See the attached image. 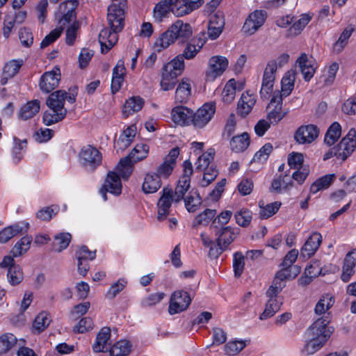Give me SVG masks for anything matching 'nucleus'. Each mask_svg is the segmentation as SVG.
<instances>
[{
    "mask_svg": "<svg viewBox=\"0 0 356 356\" xmlns=\"http://www.w3.org/2000/svg\"><path fill=\"white\" fill-rule=\"evenodd\" d=\"M277 69L276 61L271 60L268 63L264 70L261 86L273 87Z\"/></svg>",
    "mask_w": 356,
    "mask_h": 356,
    "instance_id": "40",
    "label": "nucleus"
},
{
    "mask_svg": "<svg viewBox=\"0 0 356 356\" xmlns=\"http://www.w3.org/2000/svg\"><path fill=\"white\" fill-rule=\"evenodd\" d=\"M214 154V149H209L207 152L200 156L195 163L196 169L200 171L209 169L208 167L210 163L213 161Z\"/></svg>",
    "mask_w": 356,
    "mask_h": 356,
    "instance_id": "59",
    "label": "nucleus"
},
{
    "mask_svg": "<svg viewBox=\"0 0 356 356\" xmlns=\"http://www.w3.org/2000/svg\"><path fill=\"white\" fill-rule=\"evenodd\" d=\"M72 236L68 232H60L54 236L53 246L58 252L65 250L70 245Z\"/></svg>",
    "mask_w": 356,
    "mask_h": 356,
    "instance_id": "50",
    "label": "nucleus"
},
{
    "mask_svg": "<svg viewBox=\"0 0 356 356\" xmlns=\"http://www.w3.org/2000/svg\"><path fill=\"white\" fill-rule=\"evenodd\" d=\"M111 330L108 327H104L100 330L96 337L95 341L92 346V349L95 353L105 352L108 346L110 344Z\"/></svg>",
    "mask_w": 356,
    "mask_h": 356,
    "instance_id": "26",
    "label": "nucleus"
},
{
    "mask_svg": "<svg viewBox=\"0 0 356 356\" xmlns=\"http://www.w3.org/2000/svg\"><path fill=\"white\" fill-rule=\"evenodd\" d=\"M236 223L241 227H247L252 220V212L247 209H242L234 215Z\"/></svg>",
    "mask_w": 356,
    "mask_h": 356,
    "instance_id": "64",
    "label": "nucleus"
},
{
    "mask_svg": "<svg viewBox=\"0 0 356 356\" xmlns=\"http://www.w3.org/2000/svg\"><path fill=\"white\" fill-rule=\"evenodd\" d=\"M161 187V180L155 173H147L142 185L143 191L146 193H156Z\"/></svg>",
    "mask_w": 356,
    "mask_h": 356,
    "instance_id": "32",
    "label": "nucleus"
},
{
    "mask_svg": "<svg viewBox=\"0 0 356 356\" xmlns=\"http://www.w3.org/2000/svg\"><path fill=\"white\" fill-rule=\"evenodd\" d=\"M225 26V19L222 13H216L211 16L208 24V36L216 40L221 34Z\"/></svg>",
    "mask_w": 356,
    "mask_h": 356,
    "instance_id": "23",
    "label": "nucleus"
},
{
    "mask_svg": "<svg viewBox=\"0 0 356 356\" xmlns=\"http://www.w3.org/2000/svg\"><path fill=\"white\" fill-rule=\"evenodd\" d=\"M216 214V210L207 209L195 218L193 226L207 225Z\"/></svg>",
    "mask_w": 356,
    "mask_h": 356,
    "instance_id": "57",
    "label": "nucleus"
},
{
    "mask_svg": "<svg viewBox=\"0 0 356 356\" xmlns=\"http://www.w3.org/2000/svg\"><path fill=\"white\" fill-rule=\"evenodd\" d=\"M311 19L312 16L309 14L301 15L300 18L294 22L293 25L288 30V35L296 36L299 35Z\"/></svg>",
    "mask_w": 356,
    "mask_h": 356,
    "instance_id": "45",
    "label": "nucleus"
},
{
    "mask_svg": "<svg viewBox=\"0 0 356 356\" xmlns=\"http://www.w3.org/2000/svg\"><path fill=\"white\" fill-rule=\"evenodd\" d=\"M204 33H201L188 43L184 48L183 53L180 55L185 59L190 60L193 58L200 51L206 42Z\"/></svg>",
    "mask_w": 356,
    "mask_h": 356,
    "instance_id": "21",
    "label": "nucleus"
},
{
    "mask_svg": "<svg viewBox=\"0 0 356 356\" xmlns=\"http://www.w3.org/2000/svg\"><path fill=\"white\" fill-rule=\"evenodd\" d=\"M43 115V122L47 126H50L63 120L67 114V108L60 110L52 107H48Z\"/></svg>",
    "mask_w": 356,
    "mask_h": 356,
    "instance_id": "31",
    "label": "nucleus"
},
{
    "mask_svg": "<svg viewBox=\"0 0 356 356\" xmlns=\"http://www.w3.org/2000/svg\"><path fill=\"white\" fill-rule=\"evenodd\" d=\"M183 175L178 181L173 196L174 201L176 202L185 198L184 195L191 186V177L193 172L192 163L188 160L183 163Z\"/></svg>",
    "mask_w": 356,
    "mask_h": 356,
    "instance_id": "5",
    "label": "nucleus"
},
{
    "mask_svg": "<svg viewBox=\"0 0 356 356\" xmlns=\"http://www.w3.org/2000/svg\"><path fill=\"white\" fill-rule=\"evenodd\" d=\"M125 74L126 69L124 66V62L120 60L113 70L111 80V90L113 93L117 92L121 88Z\"/></svg>",
    "mask_w": 356,
    "mask_h": 356,
    "instance_id": "28",
    "label": "nucleus"
},
{
    "mask_svg": "<svg viewBox=\"0 0 356 356\" xmlns=\"http://www.w3.org/2000/svg\"><path fill=\"white\" fill-rule=\"evenodd\" d=\"M259 218L261 219H267L277 212L281 206V202H274L270 204H267L266 205H264V202H259Z\"/></svg>",
    "mask_w": 356,
    "mask_h": 356,
    "instance_id": "48",
    "label": "nucleus"
},
{
    "mask_svg": "<svg viewBox=\"0 0 356 356\" xmlns=\"http://www.w3.org/2000/svg\"><path fill=\"white\" fill-rule=\"evenodd\" d=\"M32 237L31 236H25L22 237L13 248L10 253L13 257H19L24 253L26 252L30 248L32 242Z\"/></svg>",
    "mask_w": 356,
    "mask_h": 356,
    "instance_id": "52",
    "label": "nucleus"
},
{
    "mask_svg": "<svg viewBox=\"0 0 356 356\" xmlns=\"http://www.w3.org/2000/svg\"><path fill=\"white\" fill-rule=\"evenodd\" d=\"M297 64L300 68L303 78L309 81L313 76L317 68V63L312 56L306 54H302L297 60Z\"/></svg>",
    "mask_w": 356,
    "mask_h": 356,
    "instance_id": "18",
    "label": "nucleus"
},
{
    "mask_svg": "<svg viewBox=\"0 0 356 356\" xmlns=\"http://www.w3.org/2000/svg\"><path fill=\"white\" fill-rule=\"evenodd\" d=\"M76 95L74 92L67 93L65 90H58L53 92L47 99V105L48 107H52L60 110L65 108V101L73 104L76 101Z\"/></svg>",
    "mask_w": 356,
    "mask_h": 356,
    "instance_id": "16",
    "label": "nucleus"
},
{
    "mask_svg": "<svg viewBox=\"0 0 356 356\" xmlns=\"http://www.w3.org/2000/svg\"><path fill=\"white\" fill-rule=\"evenodd\" d=\"M81 164L90 170H94L101 164L102 154L99 150L91 146H83L79 154Z\"/></svg>",
    "mask_w": 356,
    "mask_h": 356,
    "instance_id": "7",
    "label": "nucleus"
},
{
    "mask_svg": "<svg viewBox=\"0 0 356 356\" xmlns=\"http://www.w3.org/2000/svg\"><path fill=\"white\" fill-rule=\"evenodd\" d=\"M295 81L296 73L294 71H289L284 74L281 81V92L279 91L282 99L284 97H287L291 93Z\"/></svg>",
    "mask_w": 356,
    "mask_h": 356,
    "instance_id": "38",
    "label": "nucleus"
},
{
    "mask_svg": "<svg viewBox=\"0 0 356 356\" xmlns=\"http://www.w3.org/2000/svg\"><path fill=\"white\" fill-rule=\"evenodd\" d=\"M179 154V149L178 147L172 149L165 156L164 161L157 168V171L155 174L159 176L161 180V178H168L172 174Z\"/></svg>",
    "mask_w": 356,
    "mask_h": 356,
    "instance_id": "15",
    "label": "nucleus"
},
{
    "mask_svg": "<svg viewBox=\"0 0 356 356\" xmlns=\"http://www.w3.org/2000/svg\"><path fill=\"white\" fill-rule=\"evenodd\" d=\"M299 273L300 269L297 266H293V268L282 266V268L276 273L274 279L280 284H285L286 280L294 279Z\"/></svg>",
    "mask_w": 356,
    "mask_h": 356,
    "instance_id": "42",
    "label": "nucleus"
},
{
    "mask_svg": "<svg viewBox=\"0 0 356 356\" xmlns=\"http://www.w3.org/2000/svg\"><path fill=\"white\" fill-rule=\"evenodd\" d=\"M215 112L216 106L213 103L203 104L195 113L193 111L191 124L197 129L204 127L211 121Z\"/></svg>",
    "mask_w": 356,
    "mask_h": 356,
    "instance_id": "6",
    "label": "nucleus"
},
{
    "mask_svg": "<svg viewBox=\"0 0 356 356\" xmlns=\"http://www.w3.org/2000/svg\"><path fill=\"white\" fill-rule=\"evenodd\" d=\"M319 129L314 124L302 125L294 134L295 140L300 145L310 144L318 136Z\"/></svg>",
    "mask_w": 356,
    "mask_h": 356,
    "instance_id": "12",
    "label": "nucleus"
},
{
    "mask_svg": "<svg viewBox=\"0 0 356 356\" xmlns=\"http://www.w3.org/2000/svg\"><path fill=\"white\" fill-rule=\"evenodd\" d=\"M179 75L176 72H170L165 67H163L161 71V79L160 86L163 90L168 91L173 89L177 83V78Z\"/></svg>",
    "mask_w": 356,
    "mask_h": 356,
    "instance_id": "35",
    "label": "nucleus"
},
{
    "mask_svg": "<svg viewBox=\"0 0 356 356\" xmlns=\"http://www.w3.org/2000/svg\"><path fill=\"white\" fill-rule=\"evenodd\" d=\"M24 275L19 266H11L8 270L7 279L10 284L15 286L23 280Z\"/></svg>",
    "mask_w": 356,
    "mask_h": 356,
    "instance_id": "58",
    "label": "nucleus"
},
{
    "mask_svg": "<svg viewBox=\"0 0 356 356\" xmlns=\"http://www.w3.org/2000/svg\"><path fill=\"white\" fill-rule=\"evenodd\" d=\"M193 110L183 106L174 107L171 111L172 121L177 125L188 126L191 124Z\"/></svg>",
    "mask_w": 356,
    "mask_h": 356,
    "instance_id": "19",
    "label": "nucleus"
},
{
    "mask_svg": "<svg viewBox=\"0 0 356 356\" xmlns=\"http://www.w3.org/2000/svg\"><path fill=\"white\" fill-rule=\"evenodd\" d=\"M118 195L122 192V183L119 175L116 172H109L105 179L104 184L99 191V193L104 201L107 200V193Z\"/></svg>",
    "mask_w": 356,
    "mask_h": 356,
    "instance_id": "11",
    "label": "nucleus"
},
{
    "mask_svg": "<svg viewBox=\"0 0 356 356\" xmlns=\"http://www.w3.org/2000/svg\"><path fill=\"white\" fill-rule=\"evenodd\" d=\"M238 234V229L227 226L221 229L218 238L220 242H222V244L227 248L229 245L234 241Z\"/></svg>",
    "mask_w": 356,
    "mask_h": 356,
    "instance_id": "47",
    "label": "nucleus"
},
{
    "mask_svg": "<svg viewBox=\"0 0 356 356\" xmlns=\"http://www.w3.org/2000/svg\"><path fill=\"white\" fill-rule=\"evenodd\" d=\"M330 319L327 317L317 319L307 330V340L302 349L307 355H313L318 351L330 338L332 329L327 327Z\"/></svg>",
    "mask_w": 356,
    "mask_h": 356,
    "instance_id": "2",
    "label": "nucleus"
},
{
    "mask_svg": "<svg viewBox=\"0 0 356 356\" xmlns=\"http://www.w3.org/2000/svg\"><path fill=\"white\" fill-rule=\"evenodd\" d=\"M144 104L143 99L140 97H132L128 99L123 107V115L127 118L141 110Z\"/></svg>",
    "mask_w": 356,
    "mask_h": 356,
    "instance_id": "37",
    "label": "nucleus"
},
{
    "mask_svg": "<svg viewBox=\"0 0 356 356\" xmlns=\"http://www.w3.org/2000/svg\"><path fill=\"white\" fill-rule=\"evenodd\" d=\"M282 102L279 91H275L268 105L269 112L267 118L270 123H277L286 115L287 112L282 111Z\"/></svg>",
    "mask_w": 356,
    "mask_h": 356,
    "instance_id": "10",
    "label": "nucleus"
},
{
    "mask_svg": "<svg viewBox=\"0 0 356 356\" xmlns=\"http://www.w3.org/2000/svg\"><path fill=\"white\" fill-rule=\"evenodd\" d=\"M131 350V344L129 341L120 340L110 348L111 356H127Z\"/></svg>",
    "mask_w": 356,
    "mask_h": 356,
    "instance_id": "49",
    "label": "nucleus"
},
{
    "mask_svg": "<svg viewBox=\"0 0 356 356\" xmlns=\"http://www.w3.org/2000/svg\"><path fill=\"white\" fill-rule=\"evenodd\" d=\"M192 34L193 29L191 24L177 19L156 40L154 44V51L161 52L170 47L177 40L184 42Z\"/></svg>",
    "mask_w": 356,
    "mask_h": 356,
    "instance_id": "3",
    "label": "nucleus"
},
{
    "mask_svg": "<svg viewBox=\"0 0 356 356\" xmlns=\"http://www.w3.org/2000/svg\"><path fill=\"white\" fill-rule=\"evenodd\" d=\"M161 193L162 195L157 203V218L159 221L165 220L169 215L172 202L174 201L173 191L171 188L165 187Z\"/></svg>",
    "mask_w": 356,
    "mask_h": 356,
    "instance_id": "17",
    "label": "nucleus"
},
{
    "mask_svg": "<svg viewBox=\"0 0 356 356\" xmlns=\"http://www.w3.org/2000/svg\"><path fill=\"white\" fill-rule=\"evenodd\" d=\"M266 13L264 10H256L246 18L242 30L248 35L255 33L264 24L266 19Z\"/></svg>",
    "mask_w": 356,
    "mask_h": 356,
    "instance_id": "8",
    "label": "nucleus"
},
{
    "mask_svg": "<svg viewBox=\"0 0 356 356\" xmlns=\"http://www.w3.org/2000/svg\"><path fill=\"white\" fill-rule=\"evenodd\" d=\"M17 339L11 333L0 336V356L10 353L17 346Z\"/></svg>",
    "mask_w": 356,
    "mask_h": 356,
    "instance_id": "34",
    "label": "nucleus"
},
{
    "mask_svg": "<svg viewBox=\"0 0 356 356\" xmlns=\"http://www.w3.org/2000/svg\"><path fill=\"white\" fill-rule=\"evenodd\" d=\"M191 96V82L187 78L181 79L179 83L175 95V99L177 102L186 103Z\"/></svg>",
    "mask_w": 356,
    "mask_h": 356,
    "instance_id": "29",
    "label": "nucleus"
},
{
    "mask_svg": "<svg viewBox=\"0 0 356 356\" xmlns=\"http://www.w3.org/2000/svg\"><path fill=\"white\" fill-rule=\"evenodd\" d=\"M172 8V13L178 16H184L191 13L202 6L201 0H180L177 2Z\"/></svg>",
    "mask_w": 356,
    "mask_h": 356,
    "instance_id": "24",
    "label": "nucleus"
},
{
    "mask_svg": "<svg viewBox=\"0 0 356 356\" xmlns=\"http://www.w3.org/2000/svg\"><path fill=\"white\" fill-rule=\"evenodd\" d=\"M341 147L344 148L343 157H348L356 147V130L351 129L348 134L340 141Z\"/></svg>",
    "mask_w": 356,
    "mask_h": 356,
    "instance_id": "36",
    "label": "nucleus"
},
{
    "mask_svg": "<svg viewBox=\"0 0 356 356\" xmlns=\"http://www.w3.org/2000/svg\"><path fill=\"white\" fill-rule=\"evenodd\" d=\"M222 99L226 104H230L233 102L236 95V81L234 79H230L225 84L222 92Z\"/></svg>",
    "mask_w": 356,
    "mask_h": 356,
    "instance_id": "55",
    "label": "nucleus"
},
{
    "mask_svg": "<svg viewBox=\"0 0 356 356\" xmlns=\"http://www.w3.org/2000/svg\"><path fill=\"white\" fill-rule=\"evenodd\" d=\"M60 80V70L56 66L52 70L42 75L39 83L40 88L42 92L49 93L58 87Z\"/></svg>",
    "mask_w": 356,
    "mask_h": 356,
    "instance_id": "13",
    "label": "nucleus"
},
{
    "mask_svg": "<svg viewBox=\"0 0 356 356\" xmlns=\"http://www.w3.org/2000/svg\"><path fill=\"white\" fill-rule=\"evenodd\" d=\"M334 174H329L323 176L315 181L310 186V193H317L318 191L328 188L334 179Z\"/></svg>",
    "mask_w": 356,
    "mask_h": 356,
    "instance_id": "43",
    "label": "nucleus"
},
{
    "mask_svg": "<svg viewBox=\"0 0 356 356\" xmlns=\"http://www.w3.org/2000/svg\"><path fill=\"white\" fill-rule=\"evenodd\" d=\"M23 60H11L6 63L3 67V74L7 75L8 77L15 76L19 72V69L23 65Z\"/></svg>",
    "mask_w": 356,
    "mask_h": 356,
    "instance_id": "62",
    "label": "nucleus"
},
{
    "mask_svg": "<svg viewBox=\"0 0 356 356\" xmlns=\"http://www.w3.org/2000/svg\"><path fill=\"white\" fill-rule=\"evenodd\" d=\"M163 67L168 69L170 72H176V74L179 76L184 70V58L179 54Z\"/></svg>",
    "mask_w": 356,
    "mask_h": 356,
    "instance_id": "61",
    "label": "nucleus"
},
{
    "mask_svg": "<svg viewBox=\"0 0 356 356\" xmlns=\"http://www.w3.org/2000/svg\"><path fill=\"white\" fill-rule=\"evenodd\" d=\"M115 170L119 177L121 176L123 179H128L133 171L131 160L130 158L127 156L121 159L116 166Z\"/></svg>",
    "mask_w": 356,
    "mask_h": 356,
    "instance_id": "53",
    "label": "nucleus"
},
{
    "mask_svg": "<svg viewBox=\"0 0 356 356\" xmlns=\"http://www.w3.org/2000/svg\"><path fill=\"white\" fill-rule=\"evenodd\" d=\"M79 5L77 0H68L60 3L56 13V17L58 19L60 27H64L69 23H76V9Z\"/></svg>",
    "mask_w": 356,
    "mask_h": 356,
    "instance_id": "4",
    "label": "nucleus"
},
{
    "mask_svg": "<svg viewBox=\"0 0 356 356\" xmlns=\"http://www.w3.org/2000/svg\"><path fill=\"white\" fill-rule=\"evenodd\" d=\"M58 211L59 207L56 205L45 207L36 213V218L42 221H49L58 213Z\"/></svg>",
    "mask_w": 356,
    "mask_h": 356,
    "instance_id": "60",
    "label": "nucleus"
},
{
    "mask_svg": "<svg viewBox=\"0 0 356 356\" xmlns=\"http://www.w3.org/2000/svg\"><path fill=\"white\" fill-rule=\"evenodd\" d=\"M136 134V127L134 124L129 126L120 134L118 140L115 142V146L121 150H124L130 146Z\"/></svg>",
    "mask_w": 356,
    "mask_h": 356,
    "instance_id": "30",
    "label": "nucleus"
},
{
    "mask_svg": "<svg viewBox=\"0 0 356 356\" xmlns=\"http://www.w3.org/2000/svg\"><path fill=\"white\" fill-rule=\"evenodd\" d=\"M186 209L188 212H195L200 207L202 203V199L198 192L192 189L184 199Z\"/></svg>",
    "mask_w": 356,
    "mask_h": 356,
    "instance_id": "41",
    "label": "nucleus"
},
{
    "mask_svg": "<svg viewBox=\"0 0 356 356\" xmlns=\"http://www.w3.org/2000/svg\"><path fill=\"white\" fill-rule=\"evenodd\" d=\"M191 302L189 294L184 291H175L170 298L168 308L170 314H175L186 310Z\"/></svg>",
    "mask_w": 356,
    "mask_h": 356,
    "instance_id": "9",
    "label": "nucleus"
},
{
    "mask_svg": "<svg viewBox=\"0 0 356 356\" xmlns=\"http://www.w3.org/2000/svg\"><path fill=\"white\" fill-rule=\"evenodd\" d=\"M250 145V138L247 133L232 137L230 140V147L236 152L245 150Z\"/></svg>",
    "mask_w": 356,
    "mask_h": 356,
    "instance_id": "44",
    "label": "nucleus"
},
{
    "mask_svg": "<svg viewBox=\"0 0 356 356\" xmlns=\"http://www.w3.org/2000/svg\"><path fill=\"white\" fill-rule=\"evenodd\" d=\"M255 103L256 97L254 94H250L248 91L243 92L238 102V114L245 117L251 112Z\"/></svg>",
    "mask_w": 356,
    "mask_h": 356,
    "instance_id": "25",
    "label": "nucleus"
},
{
    "mask_svg": "<svg viewBox=\"0 0 356 356\" xmlns=\"http://www.w3.org/2000/svg\"><path fill=\"white\" fill-rule=\"evenodd\" d=\"M172 6L164 0H161L157 3L153 9L152 17L154 21L157 23H161L168 19L170 13L172 12Z\"/></svg>",
    "mask_w": 356,
    "mask_h": 356,
    "instance_id": "27",
    "label": "nucleus"
},
{
    "mask_svg": "<svg viewBox=\"0 0 356 356\" xmlns=\"http://www.w3.org/2000/svg\"><path fill=\"white\" fill-rule=\"evenodd\" d=\"M334 303V298L331 294L326 293L321 296L315 306V314L319 316L325 314L326 312L333 306Z\"/></svg>",
    "mask_w": 356,
    "mask_h": 356,
    "instance_id": "39",
    "label": "nucleus"
},
{
    "mask_svg": "<svg viewBox=\"0 0 356 356\" xmlns=\"http://www.w3.org/2000/svg\"><path fill=\"white\" fill-rule=\"evenodd\" d=\"M29 228V223L22 221L8 226L0 232V243H5L15 236L26 232Z\"/></svg>",
    "mask_w": 356,
    "mask_h": 356,
    "instance_id": "20",
    "label": "nucleus"
},
{
    "mask_svg": "<svg viewBox=\"0 0 356 356\" xmlns=\"http://www.w3.org/2000/svg\"><path fill=\"white\" fill-rule=\"evenodd\" d=\"M14 143L13 160L15 163H18L23 158V150L26 147V140H20L17 138H14Z\"/></svg>",
    "mask_w": 356,
    "mask_h": 356,
    "instance_id": "63",
    "label": "nucleus"
},
{
    "mask_svg": "<svg viewBox=\"0 0 356 356\" xmlns=\"http://www.w3.org/2000/svg\"><path fill=\"white\" fill-rule=\"evenodd\" d=\"M282 304L281 300L277 298H268V300L266 305L264 311L260 315L259 318L261 320H266L273 316L276 312H277Z\"/></svg>",
    "mask_w": 356,
    "mask_h": 356,
    "instance_id": "46",
    "label": "nucleus"
},
{
    "mask_svg": "<svg viewBox=\"0 0 356 356\" xmlns=\"http://www.w3.org/2000/svg\"><path fill=\"white\" fill-rule=\"evenodd\" d=\"M149 146L144 143L137 144L129 154V156L134 162H138L147 157Z\"/></svg>",
    "mask_w": 356,
    "mask_h": 356,
    "instance_id": "56",
    "label": "nucleus"
},
{
    "mask_svg": "<svg viewBox=\"0 0 356 356\" xmlns=\"http://www.w3.org/2000/svg\"><path fill=\"white\" fill-rule=\"evenodd\" d=\"M126 7L127 0H113L108 7L107 20L111 29H103L99 34L102 53L108 52L117 42L118 33L124 28Z\"/></svg>",
    "mask_w": 356,
    "mask_h": 356,
    "instance_id": "1",
    "label": "nucleus"
},
{
    "mask_svg": "<svg viewBox=\"0 0 356 356\" xmlns=\"http://www.w3.org/2000/svg\"><path fill=\"white\" fill-rule=\"evenodd\" d=\"M51 322L49 315L46 312L40 313L35 318L32 329L35 333H40L44 331Z\"/></svg>",
    "mask_w": 356,
    "mask_h": 356,
    "instance_id": "51",
    "label": "nucleus"
},
{
    "mask_svg": "<svg viewBox=\"0 0 356 356\" xmlns=\"http://www.w3.org/2000/svg\"><path fill=\"white\" fill-rule=\"evenodd\" d=\"M341 127L338 122H334L327 129L324 141L328 145H333L341 136Z\"/></svg>",
    "mask_w": 356,
    "mask_h": 356,
    "instance_id": "54",
    "label": "nucleus"
},
{
    "mask_svg": "<svg viewBox=\"0 0 356 356\" xmlns=\"http://www.w3.org/2000/svg\"><path fill=\"white\" fill-rule=\"evenodd\" d=\"M322 241V236L318 232H314L305 241L301 248L300 255L305 258L311 257L318 249Z\"/></svg>",
    "mask_w": 356,
    "mask_h": 356,
    "instance_id": "22",
    "label": "nucleus"
},
{
    "mask_svg": "<svg viewBox=\"0 0 356 356\" xmlns=\"http://www.w3.org/2000/svg\"><path fill=\"white\" fill-rule=\"evenodd\" d=\"M40 101L35 99L23 105L18 113V116L23 120H27L33 118L40 111Z\"/></svg>",
    "mask_w": 356,
    "mask_h": 356,
    "instance_id": "33",
    "label": "nucleus"
},
{
    "mask_svg": "<svg viewBox=\"0 0 356 356\" xmlns=\"http://www.w3.org/2000/svg\"><path fill=\"white\" fill-rule=\"evenodd\" d=\"M228 63V60L225 56H212L209 60V66L206 72L207 79L213 81L222 75L227 69Z\"/></svg>",
    "mask_w": 356,
    "mask_h": 356,
    "instance_id": "14",
    "label": "nucleus"
}]
</instances>
